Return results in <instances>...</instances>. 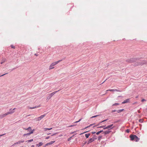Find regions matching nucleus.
Wrapping results in <instances>:
<instances>
[{
  "mask_svg": "<svg viewBox=\"0 0 147 147\" xmlns=\"http://www.w3.org/2000/svg\"><path fill=\"white\" fill-rule=\"evenodd\" d=\"M140 59L139 58L134 57L128 59L126 60V62L129 63H132L136 62L139 60Z\"/></svg>",
  "mask_w": 147,
  "mask_h": 147,
  "instance_id": "1",
  "label": "nucleus"
},
{
  "mask_svg": "<svg viewBox=\"0 0 147 147\" xmlns=\"http://www.w3.org/2000/svg\"><path fill=\"white\" fill-rule=\"evenodd\" d=\"M145 64H147V61L143 60L140 62H136L134 64V66H137L140 65H142Z\"/></svg>",
  "mask_w": 147,
  "mask_h": 147,
  "instance_id": "2",
  "label": "nucleus"
},
{
  "mask_svg": "<svg viewBox=\"0 0 147 147\" xmlns=\"http://www.w3.org/2000/svg\"><path fill=\"white\" fill-rule=\"evenodd\" d=\"M130 137L131 140L132 141L134 140L136 142H138L140 140V138L135 135L131 134L130 135Z\"/></svg>",
  "mask_w": 147,
  "mask_h": 147,
  "instance_id": "3",
  "label": "nucleus"
},
{
  "mask_svg": "<svg viewBox=\"0 0 147 147\" xmlns=\"http://www.w3.org/2000/svg\"><path fill=\"white\" fill-rule=\"evenodd\" d=\"M13 113V111H9L5 114L0 115V119H2L6 116L7 115L9 114H12Z\"/></svg>",
  "mask_w": 147,
  "mask_h": 147,
  "instance_id": "4",
  "label": "nucleus"
},
{
  "mask_svg": "<svg viewBox=\"0 0 147 147\" xmlns=\"http://www.w3.org/2000/svg\"><path fill=\"white\" fill-rule=\"evenodd\" d=\"M59 91V90L57 91H55L50 94H48V96L47 97V100H49L51 98L52 96H53L54 95V94H55L57 92H58Z\"/></svg>",
  "mask_w": 147,
  "mask_h": 147,
  "instance_id": "5",
  "label": "nucleus"
},
{
  "mask_svg": "<svg viewBox=\"0 0 147 147\" xmlns=\"http://www.w3.org/2000/svg\"><path fill=\"white\" fill-rule=\"evenodd\" d=\"M34 131V129H33L32 130L31 129V130L29 133L24 134L23 135V136L24 137L25 136H29L31 134L33 133V132Z\"/></svg>",
  "mask_w": 147,
  "mask_h": 147,
  "instance_id": "6",
  "label": "nucleus"
},
{
  "mask_svg": "<svg viewBox=\"0 0 147 147\" xmlns=\"http://www.w3.org/2000/svg\"><path fill=\"white\" fill-rule=\"evenodd\" d=\"M113 125V124H111V125L107 126L103 128V129L105 130L107 129H109L110 128V129H112L113 128V127H112Z\"/></svg>",
  "mask_w": 147,
  "mask_h": 147,
  "instance_id": "7",
  "label": "nucleus"
},
{
  "mask_svg": "<svg viewBox=\"0 0 147 147\" xmlns=\"http://www.w3.org/2000/svg\"><path fill=\"white\" fill-rule=\"evenodd\" d=\"M62 61V60H59L58 61H56V62H54L53 63L51 64V65L52 66H54V65H56L57 64L59 63V62H61V61Z\"/></svg>",
  "mask_w": 147,
  "mask_h": 147,
  "instance_id": "8",
  "label": "nucleus"
},
{
  "mask_svg": "<svg viewBox=\"0 0 147 147\" xmlns=\"http://www.w3.org/2000/svg\"><path fill=\"white\" fill-rule=\"evenodd\" d=\"M24 142V140H21L19 141L18 142L15 143L12 145V146H15V145L17 144H20L21 143H23Z\"/></svg>",
  "mask_w": 147,
  "mask_h": 147,
  "instance_id": "9",
  "label": "nucleus"
},
{
  "mask_svg": "<svg viewBox=\"0 0 147 147\" xmlns=\"http://www.w3.org/2000/svg\"><path fill=\"white\" fill-rule=\"evenodd\" d=\"M55 142V141H52L50 142L49 143H47L44 146V147H45L46 146L51 145L53 143H54Z\"/></svg>",
  "mask_w": 147,
  "mask_h": 147,
  "instance_id": "10",
  "label": "nucleus"
},
{
  "mask_svg": "<svg viewBox=\"0 0 147 147\" xmlns=\"http://www.w3.org/2000/svg\"><path fill=\"white\" fill-rule=\"evenodd\" d=\"M46 114H44L41 115L40 117H39L37 118V120L40 121L42 118H43L46 115Z\"/></svg>",
  "mask_w": 147,
  "mask_h": 147,
  "instance_id": "11",
  "label": "nucleus"
},
{
  "mask_svg": "<svg viewBox=\"0 0 147 147\" xmlns=\"http://www.w3.org/2000/svg\"><path fill=\"white\" fill-rule=\"evenodd\" d=\"M111 131H110L109 129H108L105 131H103V132L102 134H104L105 135H106L109 134L111 132Z\"/></svg>",
  "mask_w": 147,
  "mask_h": 147,
  "instance_id": "12",
  "label": "nucleus"
},
{
  "mask_svg": "<svg viewBox=\"0 0 147 147\" xmlns=\"http://www.w3.org/2000/svg\"><path fill=\"white\" fill-rule=\"evenodd\" d=\"M94 141V140H93L92 138H90L87 144H88L89 143L93 142Z\"/></svg>",
  "mask_w": 147,
  "mask_h": 147,
  "instance_id": "13",
  "label": "nucleus"
},
{
  "mask_svg": "<svg viewBox=\"0 0 147 147\" xmlns=\"http://www.w3.org/2000/svg\"><path fill=\"white\" fill-rule=\"evenodd\" d=\"M23 129L25 130H28V131H29V132H30V131L31 130V128L30 127H29L28 128H23Z\"/></svg>",
  "mask_w": 147,
  "mask_h": 147,
  "instance_id": "14",
  "label": "nucleus"
},
{
  "mask_svg": "<svg viewBox=\"0 0 147 147\" xmlns=\"http://www.w3.org/2000/svg\"><path fill=\"white\" fill-rule=\"evenodd\" d=\"M129 99H127L125 100L123 102H122V104H125L126 103H127L129 102Z\"/></svg>",
  "mask_w": 147,
  "mask_h": 147,
  "instance_id": "15",
  "label": "nucleus"
},
{
  "mask_svg": "<svg viewBox=\"0 0 147 147\" xmlns=\"http://www.w3.org/2000/svg\"><path fill=\"white\" fill-rule=\"evenodd\" d=\"M43 144V143L41 142L39 143L38 144H36V146H38L37 147H39V146H41Z\"/></svg>",
  "mask_w": 147,
  "mask_h": 147,
  "instance_id": "16",
  "label": "nucleus"
},
{
  "mask_svg": "<svg viewBox=\"0 0 147 147\" xmlns=\"http://www.w3.org/2000/svg\"><path fill=\"white\" fill-rule=\"evenodd\" d=\"M40 106L39 105L38 106H35L34 107H29V109H34V108H38L39 107H40Z\"/></svg>",
  "mask_w": 147,
  "mask_h": 147,
  "instance_id": "17",
  "label": "nucleus"
},
{
  "mask_svg": "<svg viewBox=\"0 0 147 147\" xmlns=\"http://www.w3.org/2000/svg\"><path fill=\"white\" fill-rule=\"evenodd\" d=\"M92 138L94 141L95 140H96L97 139V136H96V135H93V137H92Z\"/></svg>",
  "mask_w": 147,
  "mask_h": 147,
  "instance_id": "18",
  "label": "nucleus"
},
{
  "mask_svg": "<svg viewBox=\"0 0 147 147\" xmlns=\"http://www.w3.org/2000/svg\"><path fill=\"white\" fill-rule=\"evenodd\" d=\"M90 135V133L86 134H85V136L87 138H88L89 137Z\"/></svg>",
  "mask_w": 147,
  "mask_h": 147,
  "instance_id": "19",
  "label": "nucleus"
},
{
  "mask_svg": "<svg viewBox=\"0 0 147 147\" xmlns=\"http://www.w3.org/2000/svg\"><path fill=\"white\" fill-rule=\"evenodd\" d=\"M124 110V109H121L117 111V112L118 113H120Z\"/></svg>",
  "mask_w": 147,
  "mask_h": 147,
  "instance_id": "20",
  "label": "nucleus"
},
{
  "mask_svg": "<svg viewBox=\"0 0 147 147\" xmlns=\"http://www.w3.org/2000/svg\"><path fill=\"white\" fill-rule=\"evenodd\" d=\"M52 128H45L44 129V130L45 131H47V130H51L52 129Z\"/></svg>",
  "mask_w": 147,
  "mask_h": 147,
  "instance_id": "21",
  "label": "nucleus"
},
{
  "mask_svg": "<svg viewBox=\"0 0 147 147\" xmlns=\"http://www.w3.org/2000/svg\"><path fill=\"white\" fill-rule=\"evenodd\" d=\"M6 59H5V58L3 59H2V60L1 62V64H3L5 61H6Z\"/></svg>",
  "mask_w": 147,
  "mask_h": 147,
  "instance_id": "22",
  "label": "nucleus"
},
{
  "mask_svg": "<svg viewBox=\"0 0 147 147\" xmlns=\"http://www.w3.org/2000/svg\"><path fill=\"white\" fill-rule=\"evenodd\" d=\"M103 132V131L102 130H100V131H98V132H96V135H98L100 133Z\"/></svg>",
  "mask_w": 147,
  "mask_h": 147,
  "instance_id": "23",
  "label": "nucleus"
},
{
  "mask_svg": "<svg viewBox=\"0 0 147 147\" xmlns=\"http://www.w3.org/2000/svg\"><path fill=\"white\" fill-rule=\"evenodd\" d=\"M120 105V104L119 103H115L114 104H113V105H112V106H117V105Z\"/></svg>",
  "mask_w": 147,
  "mask_h": 147,
  "instance_id": "24",
  "label": "nucleus"
},
{
  "mask_svg": "<svg viewBox=\"0 0 147 147\" xmlns=\"http://www.w3.org/2000/svg\"><path fill=\"white\" fill-rule=\"evenodd\" d=\"M33 141V139H32L30 140H27L26 141V142H27L28 143L31 142Z\"/></svg>",
  "mask_w": 147,
  "mask_h": 147,
  "instance_id": "25",
  "label": "nucleus"
},
{
  "mask_svg": "<svg viewBox=\"0 0 147 147\" xmlns=\"http://www.w3.org/2000/svg\"><path fill=\"white\" fill-rule=\"evenodd\" d=\"M143 121H144V120L142 119H140L139 120V122L140 123H142L143 122Z\"/></svg>",
  "mask_w": 147,
  "mask_h": 147,
  "instance_id": "26",
  "label": "nucleus"
},
{
  "mask_svg": "<svg viewBox=\"0 0 147 147\" xmlns=\"http://www.w3.org/2000/svg\"><path fill=\"white\" fill-rule=\"evenodd\" d=\"M74 136V135H73L72 136L70 137L69 138H68L67 139V140L68 141H70L71 140V138H72Z\"/></svg>",
  "mask_w": 147,
  "mask_h": 147,
  "instance_id": "27",
  "label": "nucleus"
},
{
  "mask_svg": "<svg viewBox=\"0 0 147 147\" xmlns=\"http://www.w3.org/2000/svg\"><path fill=\"white\" fill-rule=\"evenodd\" d=\"M82 118L81 119H80L78 121L75 122L74 123H78V122H79L80 121L82 120Z\"/></svg>",
  "mask_w": 147,
  "mask_h": 147,
  "instance_id": "28",
  "label": "nucleus"
},
{
  "mask_svg": "<svg viewBox=\"0 0 147 147\" xmlns=\"http://www.w3.org/2000/svg\"><path fill=\"white\" fill-rule=\"evenodd\" d=\"M54 68V67H53V66H52L51 65H50V67H49V69H53Z\"/></svg>",
  "mask_w": 147,
  "mask_h": 147,
  "instance_id": "29",
  "label": "nucleus"
},
{
  "mask_svg": "<svg viewBox=\"0 0 147 147\" xmlns=\"http://www.w3.org/2000/svg\"><path fill=\"white\" fill-rule=\"evenodd\" d=\"M15 109H16L15 108H14L13 109H9V111H13V113H14L15 112L14 110H15Z\"/></svg>",
  "mask_w": 147,
  "mask_h": 147,
  "instance_id": "30",
  "label": "nucleus"
},
{
  "mask_svg": "<svg viewBox=\"0 0 147 147\" xmlns=\"http://www.w3.org/2000/svg\"><path fill=\"white\" fill-rule=\"evenodd\" d=\"M10 46L13 49H15V47L13 45H11Z\"/></svg>",
  "mask_w": 147,
  "mask_h": 147,
  "instance_id": "31",
  "label": "nucleus"
},
{
  "mask_svg": "<svg viewBox=\"0 0 147 147\" xmlns=\"http://www.w3.org/2000/svg\"><path fill=\"white\" fill-rule=\"evenodd\" d=\"M102 136H99L98 137V140H100L102 138Z\"/></svg>",
  "mask_w": 147,
  "mask_h": 147,
  "instance_id": "32",
  "label": "nucleus"
},
{
  "mask_svg": "<svg viewBox=\"0 0 147 147\" xmlns=\"http://www.w3.org/2000/svg\"><path fill=\"white\" fill-rule=\"evenodd\" d=\"M109 90L111 92H115V89H110V90Z\"/></svg>",
  "mask_w": 147,
  "mask_h": 147,
  "instance_id": "33",
  "label": "nucleus"
},
{
  "mask_svg": "<svg viewBox=\"0 0 147 147\" xmlns=\"http://www.w3.org/2000/svg\"><path fill=\"white\" fill-rule=\"evenodd\" d=\"M115 91L119 92H122V90H120L116 89H115Z\"/></svg>",
  "mask_w": 147,
  "mask_h": 147,
  "instance_id": "34",
  "label": "nucleus"
},
{
  "mask_svg": "<svg viewBox=\"0 0 147 147\" xmlns=\"http://www.w3.org/2000/svg\"><path fill=\"white\" fill-rule=\"evenodd\" d=\"M125 131L127 133H129V129H127L126 131Z\"/></svg>",
  "mask_w": 147,
  "mask_h": 147,
  "instance_id": "35",
  "label": "nucleus"
},
{
  "mask_svg": "<svg viewBox=\"0 0 147 147\" xmlns=\"http://www.w3.org/2000/svg\"><path fill=\"white\" fill-rule=\"evenodd\" d=\"M107 120H108V119L103 120V121H101V122H100V123H102L103 122H104L106 121H107Z\"/></svg>",
  "mask_w": 147,
  "mask_h": 147,
  "instance_id": "36",
  "label": "nucleus"
},
{
  "mask_svg": "<svg viewBox=\"0 0 147 147\" xmlns=\"http://www.w3.org/2000/svg\"><path fill=\"white\" fill-rule=\"evenodd\" d=\"M99 115H95V116L92 117H91V118H94V117H96L98 116Z\"/></svg>",
  "mask_w": 147,
  "mask_h": 147,
  "instance_id": "37",
  "label": "nucleus"
},
{
  "mask_svg": "<svg viewBox=\"0 0 147 147\" xmlns=\"http://www.w3.org/2000/svg\"><path fill=\"white\" fill-rule=\"evenodd\" d=\"M87 142L86 141L84 143H82V146H84L85 144H86V143H87Z\"/></svg>",
  "mask_w": 147,
  "mask_h": 147,
  "instance_id": "38",
  "label": "nucleus"
},
{
  "mask_svg": "<svg viewBox=\"0 0 147 147\" xmlns=\"http://www.w3.org/2000/svg\"><path fill=\"white\" fill-rule=\"evenodd\" d=\"M101 123H100V122L98 125H96L94 126L93 127H96V126H98Z\"/></svg>",
  "mask_w": 147,
  "mask_h": 147,
  "instance_id": "39",
  "label": "nucleus"
},
{
  "mask_svg": "<svg viewBox=\"0 0 147 147\" xmlns=\"http://www.w3.org/2000/svg\"><path fill=\"white\" fill-rule=\"evenodd\" d=\"M117 110H113L111 111V113H113L114 112H116V111L117 112Z\"/></svg>",
  "mask_w": 147,
  "mask_h": 147,
  "instance_id": "40",
  "label": "nucleus"
},
{
  "mask_svg": "<svg viewBox=\"0 0 147 147\" xmlns=\"http://www.w3.org/2000/svg\"><path fill=\"white\" fill-rule=\"evenodd\" d=\"M105 127V126H100V127H98V128H103V127Z\"/></svg>",
  "mask_w": 147,
  "mask_h": 147,
  "instance_id": "41",
  "label": "nucleus"
},
{
  "mask_svg": "<svg viewBox=\"0 0 147 147\" xmlns=\"http://www.w3.org/2000/svg\"><path fill=\"white\" fill-rule=\"evenodd\" d=\"M76 124H74L73 125H71L69 126V127H72V126H76Z\"/></svg>",
  "mask_w": 147,
  "mask_h": 147,
  "instance_id": "42",
  "label": "nucleus"
},
{
  "mask_svg": "<svg viewBox=\"0 0 147 147\" xmlns=\"http://www.w3.org/2000/svg\"><path fill=\"white\" fill-rule=\"evenodd\" d=\"M146 101V100L145 99H143L141 100V101L142 102H143L144 101Z\"/></svg>",
  "mask_w": 147,
  "mask_h": 147,
  "instance_id": "43",
  "label": "nucleus"
},
{
  "mask_svg": "<svg viewBox=\"0 0 147 147\" xmlns=\"http://www.w3.org/2000/svg\"><path fill=\"white\" fill-rule=\"evenodd\" d=\"M94 123H93L90 124L88 126L89 127H90L91 126H92V125H94Z\"/></svg>",
  "mask_w": 147,
  "mask_h": 147,
  "instance_id": "44",
  "label": "nucleus"
},
{
  "mask_svg": "<svg viewBox=\"0 0 147 147\" xmlns=\"http://www.w3.org/2000/svg\"><path fill=\"white\" fill-rule=\"evenodd\" d=\"M89 131V130H88V131H85V132H84L83 133H82V134H84V133H87V132H88V131Z\"/></svg>",
  "mask_w": 147,
  "mask_h": 147,
  "instance_id": "45",
  "label": "nucleus"
},
{
  "mask_svg": "<svg viewBox=\"0 0 147 147\" xmlns=\"http://www.w3.org/2000/svg\"><path fill=\"white\" fill-rule=\"evenodd\" d=\"M50 138V136H48L45 138V139H48Z\"/></svg>",
  "mask_w": 147,
  "mask_h": 147,
  "instance_id": "46",
  "label": "nucleus"
},
{
  "mask_svg": "<svg viewBox=\"0 0 147 147\" xmlns=\"http://www.w3.org/2000/svg\"><path fill=\"white\" fill-rule=\"evenodd\" d=\"M88 127H88V126H87V127H85V128H84V129H87V128H88Z\"/></svg>",
  "mask_w": 147,
  "mask_h": 147,
  "instance_id": "47",
  "label": "nucleus"
},
{
  "mask_svg": "<svg viewBox=\"0 0 147 147\" xmlns=\"http://www.w3.org/2000/svg\"><path fill=\"white\" fill-rule=\"evenodd\" d=\"M7 74V73H6V74H3V75H1V76H0V77H1V76H3L5 75V74Z\"/></svg>",
  "mask_w": 147,
  "mask_h": 147,
  "instance_id": "48",
  "label": "nucleus"
},
{
  "mask_svg": "<svg viewBox=\"0 0 147 147\" xmlns=\"http://www.w3.org/2000/svg\"><path fill=\"white\" fill-rule=\"evenodd\" d=\"M96 132H91L92 134H95Z\"/></svg>",
  "mask_w": 147,
  "mask_h": 147,
  "instance_id": "49",
  "label": "nucleus"
},
{
  "mask_svg": "<svg viewBox=\"0 0 147 147\" xmlns=\"http://www.w3.org/2000/svg\"><path fill=\"white\" fill-rule=\"evenodd\" d=\"M5 134H3L0 135V137L2 136H3V135H5Z\"/></svg>",
  "mask_w": 147,
  "mask_h": 147,
  "instance_id": "50",
  "label": "nucleus"
},
{
  "mask_svg": "<svg viewBox=\"0 0 147 147\" xmlns=\"http://www.w3.org/2000/svg\"><path fill=\"white\" fill-rule=\"evenodd\" d=\"M56 134H53V135H51V136H53L54 135H55Z\"/></svg>",
  "mask_w": 147,
  "mask_h": 147,
  "instance_id": "51",
  "label": "nucleus"
},
{
  "mask_svg": "<svg viewBox=\"0 0 147 147\" xmlns=\"http://www.w3.org/2000/svg\"><path fill=\"white\" fill-rule=\"evenodd\" d=\"M34 55H35V56H38V55L37 54H34Z\"/></svg>",
  "mask_w": 147,
  "mask_h": 147,
  "instance_id": "52",
  "label": "nucleus"
},
{
  "mask_svg": "<svg viewBox=\"0 0 147 147\" xmlns=\"http://www.w3.org/2000/svg\"><path fill=\"white\" fill-rule=\"evenodd\" d=\"M34 145H32V146H31V147H34Z\"/></svg>",
  "mask_w": 147,
  "mask_h": 147,
  "instance_id": "53",
  "label": "nucleus"
},
{
  "mask_svg": "<svg viewBox=\"0 0 147 147\" xmlns=\"http://www.w3.org/2000/svg\"><path fill=\"white\" fill-rule=\"evenodd\" d=\"M139 125L140 126H142V125L141 124H139Z\"/></svg>",
  "mask_w": 147,
  "mask_h": 147,
  "instance_id": "54",
  "label": "nucleus"
},
{
  "mask_svg": "<svg viewBox=\"0 0 147 147\" xmlns=\"http://www.w3.org/2000/svg\"><path fill=\"white\" fill-rule=\"evenodd\" d=\"M50 134H51V133H47V134L48 135H49Z\"/></svg>",
  "mask_w": 147,
  "mask_h": 147,
  "instance_id": "55",
  "label": "nucleus"
},
{
  "mask_svg": "<svg viewBox=\"0 0 147 147\" xmlns=\"http://www.w3.org/2000/svg\"><path fill=\"white\" fill-rule=\"evenodd\" d=\"M106 80H105V81H104L102 82V83H104V82L105 81H106Z\"/></svg>",
  "mask_w": 147,
  "mask_h": 147,
  "instance_id": "56",
  "label": "nucleus"
},
{
  "mask_svg": "<svg viewBox=\"0 0 147 147\" xmlns=\"http://www.w3.org/2000/svg\"><path fill=\"white\" fill-rule=\"evenodd\" d=\"M16 69V68H13V69H12V70H13V69Z\"/></svg>",
  "mask_w": 147,
  "mask_h": 147,
  "instance_id": "57",
  "label": "nucleus"
},
{
  "mask_svg": "<svg viewBox=\"0 0 147 147\" xmlns=\"http://www.w3.org/2000/svg\"><path fill=\"white\" fill-rule=\"evenodd\" d=\"M74 132H73L71 133V134H73L74 133Z\"/></svg>",
  "mask_w": 147,
  "mask_h": 147,
  "instance_id": "58",
  "label": "nucleus"
}]
</instances>
